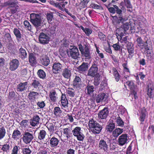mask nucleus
<instances>
[{
    "label": "nucleus",
    "mask_w": 154,
    "mask_h": 154,
    "mask_svg": "<svg viewBox=\"0 0 154 154\" xmlns=\"http://www.w3.org/2000/svg\"><path fill=\"white\" fill-rule=\"evenodd\" d=\"M109 111L108 107H105L98 113V117L99 119L106 120L108 115Z\"/></svg>",
    "instance_id": "obj_9"
},
{
    "label": "nucleus",
    "mask_w": 154,
    "mask_h": 154,
    "mask_svg": "<svg viewBox=\"0 0 154 154\" xmlns=\"http://www.w3.org/2000/svg\"><path fill=\"white\" fill-rule=\"evenodd\" d=\"M98 147L99 149L106 152L108 150V146L106 142L104 139H101L99 143Z\"/></svg>",
    "instance_id": "obj_17"
},
{
    "label": "nucleus",
    "mask_w": 154,
    "mask_h": 154,
    "mask_svg": "<svg viewBox=\"0 0 154 154\" xmlns=\"http://www.w3.org/2000/svg\"><path fill=\"white\" fill-rule=\"evenodd\" d=\"M124 2V4L125 6L128 9H128L127 11L130 12H132V8H133V6L131 4V2L129 0H123Z\"/></svg>",
    "instance_id": "obj_44"
},
{
    "label": "nucleus",
    "mask_w": 154,
    "mask_h": 154,
    "mask_svg": "<svg viewBox=\"0 0 154 154\" xmlns=\"http://www.w3.org/2000/svg\"><path fill=\"white\" fill-rule=\"evenodd\" d=\"M130 89L131 94L134 95V98L135 99L138 97L137 94V86L134 82L133 81H128L125 83Z\"/></svg>",
    "instance_id": "obj_4"
},
{
    "label": "nucleus",
    "mask_w": 154,
    "mask_h": 154,
    "mask_svg": "<svg viewBox=\"0 0 154 154\" xmlns=\"http://www.w3.org/2000/svg\"><path fill=\"white\" fill-rule=\"evenodd\" d=\"M144 49L145 51H146V56L148 57V59H151L153 55L152 43H150L149 45H147L146 47H145Z\"/></svg>",
    "instance_id": "obj_12"
},
{
    "label": "nucleus",
    "mask_w": 154,
    "mask_h": 154,
    "mask_svg": "<svg viewBox=\"0 0 154 154\" xmlns=\"http://www.w3.org/2000/svg\"><path fill=\"white\" fill-rule=\"evenodd\" d=\"M10 146L9 144H5L2 145V149L4 152H8L9 150Z\"/></svg>",
    "instance_id": "obj_61"
},
{
    "label": "nucleus",
    "mask_w": 154,
    "mask_h": 154,
    "mask_svg": "<svg viewBox=\"0 0 154 154\" xmlns=\"http://www.w3.org/2000/svg\"><path fill=\"white\" fill-rule=\"evenodd\" d=\"M127 134H122L119 136L118 139L119 144L122 146L127 143L128 141Z\"/></svg>",
    "instance_id": "obj_21"
},
{
    "label": "nucleus",
    "mask_w": 154,
    "mask_h": 154,
    "mask_svg": "<svg viewBox=\"0 0 154 154\" xmlns=\"http://www.w3.org/2000/svg\"><path fill=\"white\" fill-rule=\"evenodd\" d=\"M86 88L87 94L89 95L92 94L94 91V87L93 85H91L88 84Z\"/></svg>",
    "instance_id": "obj_51"
},
{
    "label": "nucleus",
    "mask_w": 154,
    "mask_h": 154,
    "mask_svg": "<svg viewBox=\"0 0 154 154\" xmlns=\"http://www.w3.org/2000/svg\"><path fill=\"white\" fill-rule=\"evenodd\" d=\"M123 129L119 128H116L112 132V135L115 137H117L123 132Z\"/></svg>",
    "instance_id": "obj_39"
},
{
    "label": "nucleus",
    "mask_w": 154,
    "mask_h": 154,
    "mask_svg": "<svg viewBox=\"0 0 154 154\" xmlns=\"http://www.w3.org/2000/svg\"><path fill=\"white\" fill-rule=\"evenodd\" d=\"M63 69V65L59 62H55L52 66V70L54 74H58L62 72Z\"/></svg>",
    "instance_id": "obj_5"
},
{
    "label": "nucleus",
    "mask_w": 154,
    "mask_h": 154,
    "mask_svg": "<svg viewBox=\"0 0 154 154\" xmlns=\"http://www.w3.org/2000/svg\"><path fill=\"white\" fill-rule=\"evenodd\" d=\"M98 37L102 42H105L106 41V35L101 32H98Z\"/></svg>",
    "instance_id": "obj_45"
},
{
    "label": "nucleus",
    "mask_w": 154,
    "mask_h": 154,
    "mask_svg": "<svg viewBox=\"0 0 154 154\" xmlns=\"http://www.w3.org/2000/svg\"><path fill=\"white\" fill-rule=\"evenodd\" d=\"M72 48H69L66 50V52L69 57H71L74 59H78L79 58V53L77 47L75 46H71Z\"/></svg>",
    "instance_id": "obj_3"
},
{
    "label": "nucleus",
    "mask_w": 154,
    "mask_h": 154,
    "mask_svg": "<svg viewBox=\"0 0 154 154\" xmlns=\"http://www.w3.org/2000/svg\"><path fill=\"white\" fill-rule=\"evenodd\" d=\"M147 112L146 109L145 107H143L141 109L140 113L139 116V119L141 122L140 125H142L143 122L144 121L147 116Z\"/></svg>",
    "instance_id": "obj_13"
},
{
    "label": "nucleus",
    "mask_w": 154,
    "mask_h": 154,
    "mask_svg": "<svg viewBox=\"0 0 154 154\" xmlns=\"http://www.w3.org/2000/svg\"><path fill=\"white\" fill-rule=\"evenodd\" d=\"M20 74L23 76L26 75L28 72V69L27 67H22L20 70Z\"/></svg>",
    "instance_id": "obj_60"
},
{
    "label": "nucleus",
    "mask_w": 154,
    "mask_h": 154,
    "mask_svg": "<svg viewBox=\"0 0 154 154\" xmlns=\"http://www.w3.org/2000/svg\"><path fill=\"white\" fill-rule=\"evenodd\" d=\"M38 77L40 79H44L46 76V74L45 71L42 69L38 70L37 72Z\"/></svg>",
    "instance_id": "obj_48"
},
{
    "label": "nucleus",
    "mask_w": 154,
    "mask_h": 154,
    "mask_svg": "<svg viewBox=\"0 0 154 154\" xmlns=\"http://www.w3.org/2000/svg\"><path fill=\"white\" fill-rule=\"evenodd\" d=\"M63 134L65 135L66 136V138L64 139L63 140L61 139V140L63 142H65L66 140L72 137V131L69 128H66L63 129Z\"/></svg>",
    "instance_id": "obj_15"
},
{
    "label": "nucleus",
    "mask_w": 154,
    "mask_h": 154,
    "mask_svg": "<svg viewBox=\"0 0 154 154\" xmlns=\"http://www.w3.org/2000/svg\"><path fill=\"white\" fill-rule=\"evenodd\" d=\"M108 96L105 93H101L96 96L95 100L97 103L102 102H105Z\"/></svg>",
    "instance_id": "obj_11"
},
{
    "label": "nucleus",
    "mask_w": 154,
    "mask_h": 154,
    "mask_svg": "<svg viewBox=\"0 0 154 154\" xmlns=\"http://www.w3.org/2000/svg\"><path fill=\"white\" fill-rule=\"evenodd\" d=\"M79 48L83 57L88 59L92 58V53L88 44L85 43L82 45L81 44L78 45Z\"/></svg>",
    "instance_id": "obj_1"
},
{
    "label": "nucleus",
    "mask_w": 154,
    "mask_h": 154,
    "mask_svg": "<svg viewBox=\"0 0 154 154\" xmlns=\"http://www.w3.org/2000/svg\"><path fill=\"white\" fill-rule=\"evenodd\" d=\"M19 149V147L18 146L15 145L14 146L12 150L11 154H18Z\"/></svg>",
    "instance_id": "obj_64"
},
{
    "label": "nucleus",
    "mask_w": 154,
    "mask_h": 154,
    "mask_svg": "<svg viewBox=\"0 0 154 154\" xmlns=\"http://www.w3.org/2000/svg\"><path fill=\"white\" fill-rule=\"evenodd\" d=\"M20 131L18 129H15L12 134V138L14 140H17L20 138Z\"/></svg>",
    "instance_id": "obj_41"
},
{
    "label": "nucleus",
    "mask_w": 154,
    "mask_h": 154,
    "mask_svg": "<svg viewBox=\"0 0 154 154\" xmlns=\"http://www.w3.org/2000/svg\"><path fill=\"white\" fill-rule=\"evenodd\" d=\"M90 8L95 9H98L102 10L103 8L101 5H98L94 3H92L90 5Z\"/></svg>",
    "instance_id": "obj_53"
},
{
    "label": "nucleus",
    "mask_w": 154,
    "mask_h": 154,
    "mask_svg": "<svg viewBox=\"0 0 154 154\" xmlns=\"http://www.w3.org/2000/svg\"><path fill=\"white\" fill-rule=\"evenodd\" d=\"M98 71V69L90 67L88 70L87 75L93 77L97 74Z\"/></svg>",
    "instance_id": "obj_33"
},
{
    "label": "nucleus",
    "mask_w": 154,
    "mask_h": 154,
    "mask_svg": "<svg viewBox=\"0 0 154 154\" xmlns=\"http://www.w3.org/2000/svg\"><path fill=\"white\" fill-rule=\"evenodd\" d=\"M40 119V118L38 115H35L30 120V124L32 126L35 127L39 124Z\"/></svg>",
    "instance_id": "obj_19"
},
{
    "label": "nucleus",
    "mask_w": 154,
    "mask_h": 154,
    "mask_svg": "<svg viewBox=\"0 0 154 154\" xmlns=\"http://www.w3.org/2000/svg\"><path fill=\"white\" fill-rule=\"evenodd\" d=\"M100 75L98 73L94 77V84L95 86H98L99 85L100 81Z\"/></svg>",
    "instance_id": "obj_49"
},
{
    "label": "nucleus",
    "mask_w": 154,
    "mask_h": 154,
    "mask_svg": "<svg viewBox=\"0 0 154 154\" xmlns=\"http://www.w3.org/2000/svg\"><path fill=\"white\" fill-rule=\"evenodd\" d=\"M29 61L31 66H34L36 65L37 62L35 55L32 53H29L28 56Z\"/></svg>",
    "instance_id": "obj_22"
},
{
    "label": "nucleus",
    "mask_w": 154,
    "mask_h": 154,
    "mask_svg": "<svg viewBox=\"0 0 154 154\" xmlns=\"http://www.w3.org/2000/svg\"><path fill=\"white\" fill-rule=\"evenodd\" d=\"M122 66L123 67V71L124 74H125V73L127 72L130 73V70L128 67V66L127 63H125L122 64Z\"/></svg>",
    "instance_id": "obj_54"
},
{
    "label": "nucleus",
    "mask_w": 154,
    "mask_h": 154,
    "mask_svg": "<svg viewBox=\"0 0 154 154\" xmlns=\"http://www.w3.org/2000/svg\"><path fill=\"white\" fill-rule=\"evenodd\" d=\"M103 124L98 123L95 128L91 130L92 132L94 134H99L103 128Z\"/></svg>",
    "instance_id": "obj_25"
},
{
    "label": "nucleus",
    "mask_w": 154,
    "mask_h": 154,
    "mask_svg": "<svg viewBox=\"0 0 154 154\" xmlns=\"http://www.w3.org/2000/svg\"><path fill=\"white\" fill-rule=\"evenodd\" d=\"M33 134L28 132H25L23 134L22 137V140L26 144L29 143L33 139Z\"/></svg>",
    "instance_id": "obj_6"
},
{
    "label": "nucleus",
    "mask_w": 154,
    "mask_h": 154,
    "mask_svg": "<svg viewBox=\"0 0 154 154\" xmlns=\"http://www.w3.org/2000/svg\"><path fill=\"white\" fill-rule=\"evenodd\" d=\"M46 134V132L44 130H41L38 134V138L40 140H43L45 138Z\"/></svg>",
    "instance_id": "obj_46"
},
{
    "label": "nucleus",
    "mask_w": 154,
    "mask_h": 154,
    "mask_svg": "<svg viewBox=\"0 0 154 154\" xmlns=\"http://www.w3.org/2000/svg\"><path fill=\"white\" fill-rule=\"evenodd\" d=\"M134 48L131 49L129 48V49H127L128 52L129 53L128 57L129 58H131L134 55Z\"/></svg>",
    "instance_id": "obj_63"
},
{
    "label": "nucleus",
    "mask_w": 154,
    "mask_h": 154,
    "mask_svg": "<svg viewBox=\"0 0 154 154\" xmlns=\"http://www.w3.org/2000/svg\"><path fill=\"white\" fill-rule=\"evenodd\" d=\"M46 17L48 23L51 24H52V20L53 19V15L52 12L47 13Z\"/></svg>",
    "instance_id": "obj_52"
},
{
    "label": "nucleus",
    "mask_w": 154,
    "mask_h": 154,
    "mask_svg": "<svg viewBox=\"0 0 154 154\" xmlns=\"http://www.w3.org/2000/svg\"><path fill=\"white\" fill-rule=\"evenodd\" d=\"M88 63L83 62L82 64L77 68L78 71L80 72L87 71L88 69Z\"/></svg>",
    "instance_id": "obj_34"
},
{
    "label": "nucleus",
    "mask_w": 154,
    "mask_h": 154,
    "mask_svg": "<svg viewBox=\"0 0 154 154\" xmlns=\"http://www.w3.org/2000/svg\"><path fill=\"white\" fill-rule=\"evenodd\" d=\"M30 21L33 25L37 28L41 26V16L38 14L32 13L30 14Z\"/></svg>",
    "instance_id": "obj_2"
},
{
    "label": "nucleus",
    "mask_w": 154,
    "mask_h": 154,
    "mask_svg": "<svg viewBox=\"0 0 154 154\" xmlns=\"http://www.w3.org/2000/svg\"><path fill=\"white\" fill-rule=\"evenodd\" d=\"M115 127L114 122L112 120L110 119L107 123V125L106 126L105 129L107 132L111 133L113 131Z\"/></svg>",
    "instance_id": "obj_14"
},
{
    "label": "nucleus",
    "mask_w": 154,
    "mask_h": 154,
    "mask_svg": "<svg viewBox=\"0 0 154 154\" xmlns=\"http://www.w3.org/2000/svg\"><path fill=\"white\" fill-rule=\"evenodd\" d=\"M23 24L25 28L27 30L30 32H32L33 26L28 20H24L23 22Z\"/></svg>",
    "instance_id": "obj_43"
},
{
    "label": "nucleus",
    "mask_w": 154,
    "mask_h": 154,
    "mask_svg": "<svg viewBox=\"0 0 154 154\" xmlns=\"http://www.w3.org/2000/svg\"><path fill=\"white\" fill-rule=\"evenodd\" d=\"M13 32L17 40H19L21 39L22 35L19 29L14 28Z\"/></svg>",
    "instance_id": "obj_38"
},
{
    "label": "nucleus",
    "mask_w": 154,
    "mask_h": 154,
    "mask_svg": "<svg viewBox=\"0 0 154 154\" xmlns=\"http://www.w3.org/2000/svg\"><path fill=\"white\" fill-rule=\"evenodd\" d=\"M147 94L150 98L154 97V88L153 85L150 83L148 84L147 85Z\"/></svg>",
    "instance_id": "obj_18"
},
{
    "label": "nucleus",
    "mask_w": 154,
    "mask_h": 154,
    "mask_svg": "<svg viewBox=\"0 0 154 154\" xmlns=\"http://www.w3.org/2000/svg\"><path fill=\"white\" fill-rule=\"evenodd\" d=\"M112 17V21L116 24H119L121 22H123L124 20V19L122 16H118V17L117 16H115Z\"/></svg>",
    "instance_id": "obj_35"
},
{
    "label": "nucleus",
    "mask_w": 154,
    "mask_h": 154,
    "mask_svg": "<svg viewBox=\"0 0 154 154\" xmlns=\"http://www.w3.org/2000/svg\"><path fill=\"white\" fill-rule=\"evenodd\" d=\"M113 7L115 8L116 12L118 15L123 16L122 11V10L119 8V7L116 5H113Z\"/></svg>",
    "instance_id": "obj_59"
},
{
    "label": "nucleus",
    "mask_w": 154,
    "mask_h": 154,
    "mask_svg": "<svg viewBox=\"0 0 154 154\" xmlns=\"http://www.w3.org/2000/svg\"><path fill=\"white\" fill-rule=\"evenodd\" d=\"M81 78L79 76H76L72 82L73 86L77 89L80 88L82 85Z\"/></svg>",
    "instance_id": "obj_20"
},
{
    "label": "nucleus",
    "mask_w": 154,
    "mask_h": 154,
    "mask_svg": "<svg viewBox=\"0 0 154 154\" xmlns=\"http://www.w3.org/2000/svg\"><path fill=\"white\" fill-rule=\"evenodd\" d=\"M136 37H137L136 40L137 45L141 49H143L146 47L147 45H148L150 43V42H148L147 41L144 42L141 38L138 35H136Z\"/></svg>",
    "instance_id": "obj_10"
},
{
    "label": "nucleus",
    "mask_w": 154,
    "mask_h": 154,
    "mask_svg": "<svg viewBox=\"0 0 154 154\" xmlns=\"http://www.w3.org/2000/svg\"><path fill=\"white\" fill-rule=\"evenodd\" d=\"M62 111L58 106L54 107L53 110V113L56 117H59L62 115Z\"/></svg>",
    "instance_id": "obj_40"
},
{
    "label": "nucleus",
    "mask_w": 154,
    "mask_h": 154,
    "mask_svg": "<svg viewBox=\"0 0 154 154\" xmlns=\"http://www.w3.org/2000/svg\"><path fill=\"white\" fill-rule=\"evenodd\" d=\"M6 131L4 127L0 128V139L3 138L5 136Z\"/></svg>",
    "instance_id": "obj_57"
},
{
    "label": "nucleus",
    "mask_w": 154,
    "mask_h": 154,
    "mask_svg": "<svg viewBox=\"0 0 154 154\" xmlns=\"http://www.w3.org/2000/svg\"><path fill=\"white\" fill-rule=\"evenodd\" d=\"M98 123L96 120L92 119L90 120L88 122V126L91 130L95 128L98 124Z\"/></svg>",
    "instance_id": "obj_37"
},
{
    "label": "nucleus",
    "mask_w": 154,
    "mask_h": 154,
    "mask_svg": "<svg viewBox=\"0 0 154 154\" xmlns=\"http://www.w3.org/2000/svg\"><path fill=\"white\" fill-rule=\"evenodd\" d=\"M112 72L115 81L116 82H119L120 80L121 76L116 68L115 67H113L112 68Z\"/></svg>",
    "instance_id": "obj_36"
},
{
    "label": "nucleus",
    "mask_w": 154,
    "mask_h": 154,
    "mask_svg": "<svg viewBox=\"0 0 154 154\" xmlns=\"http://www.w3.org/2000/svg\"><path fill=\"white\" fill-rule=\"evenodd\" d=\"M75 25L78 28H81L82 31L85 32L86 36H90V35L92 32V30L91 29L87 27L84 28L82 26H79L78 24H75Z\"/></svg>",
    "instance_id": "obj_26"
},
{
    "label": "nucleus",
    "mask_w": 154,
    "mask_h": 154,
    "mask_svg": "<svg viewBox=\"0 0 154 154\" xmlns=\"http://www.w3.org/2000/svg\"><path fill=\"white\" fill-rule=\"evenodd\" d=\"M38 94V93L34 91H31L29 93L28 97L31 101H34L36 99V96Z\"/></svg>",
    "instance_id": "obj_42"
},
{
    "label": "nucleus",
    "mask_w": 154,
    "mask_h": 154,
    "mask_svg": "<svg viewBox=\"0 0 154 154\" xmlns=\"http://www.w3.org/2000/svg\"><path fill=\"white\" fill-rule=\"evenodd\" d=\"M40 60V63L45 66H48L50 63L49 57L46 55L41 56Z\"/></svg>",
    "instance_id": "obj_16"
},
{
    "label": "nucleus",
    "mask_w": 154,
    "mask_h": 154,
    "mask_svg": "<svg viewBox=\"0 0 154 154\" xmlns=\"http://www.w3.org/2000/svg\"><path fill=\"white\" fill-rule=\"evenodd\" d=\"M46 124L47 125L46 127L48 131L51 133H54L57 128L56 126H55V124L50 122H48Z\"/></svg>",
    "instance_id": "obj_32"
},
{
    "label": "nucleus",
    "mask_w": 154,
    "mask_h": 154,
    "mask_svg": "<svg viewBox=\"0 0 154 154\" xmlns=\"http://www.w3.org/2000/svg\"><path fill=\"white\" fill-rule=\"evenodd\" d=\"M9 69L11 71H14L17 69L20 65V62L17 59H14L11 60L9 64Z\"/></svg>",
    "instance_id": "obj_8"
},
{
    "label": "nucleus",
    "mask_w": 154,
    "mask_h": 154,
    "mask_svg": "<svg viewBox=\"0 0 154 154\" xmlns=\"http://www.w3.org/2000/svg\"><path fill=\"white\" fill-rule=\"evenodd\" d=\"M117 124L118 126L123 127L124 125V122L121 118L119 115L115 118Z\"/></svg>",
    "instance_id": "obj_47"
},
{
    "label": "nucleus",
    "mask_w": 154,
    "mask_h": 154,
    "mask_svg": "<svg viewBox=\"0 0 154 154\" xmlns=\"http://www.w3.org/2000/svg\"><path fill=\"white\" fill-rule=\"evenodd\" d=\"M71 73L70 69L67 67L63 69L62 71V75L64 78L66 79H69L71 76Z\"/></svg>",
    "instance_id": "obj_24"
},
{
    "label": "nucleus",
    "mask_w": 154,
    "mask_h": 154,
    "mask_svg": "<svg viewBox=\"0 0 154 154\" xmlns=\"http://www.w3.org/2000/svg\"><path fill=\"white\" fill-rule=\"evenodd\" d=\"M69 97H74L75 94V91L72 88H69L66 91Z\"/></svg>",
    "instance_id": "obj_56"
},
{
    "label": "nucleus",
    "mask_w": 154,
    "mask_h": 154,
    "mask_svg": "<svg viewBox=\"0 0 154 154\" xmlns=\"http://www.w3.org/2000/svg\"><path fill=\"white\" fill-rule=\"evenodd\" d=\"M19 57L24 60L27 57V53L25 49L21 47L19 49Z\"/></svg>",
    "instance_id": "obj_27"
},
{
    "label": "nucleus",
    "mask_w": 154,
    "mask_h": 154,
    "mask_svg": "<svg viewBox=\"0 0 154 154\" xmlns=\"http://www.w3.org/2000/svg\"><path fill=\"white\" fill-rule=\"evenodd\" d=\"M31 151L30 149L28 148H24L22 149V152L23 154H31Z\"/></svg>",
    "instance_id": "obj_62"
},
{
    "label": "nucleus",
    "mask_w": 154,
    "mask_h": 154,
    "mask_svg": "<svg viewBox=\"0 0 154 154\" xmlns=\"http://www.w3.org/2000/svg\"><path fill=\"white\" fill-rule=\"evenodd\" d=\"M81 128L80 127H76L72 131L73 135L74 136L76 135L77 134H79L82 131Z\"/></svg>",
    "instance_id": "obj_55"
},
{
    "label": "nucleus",
    "mask_w": 154,
    "mask_h": 154,
    "mask_svg": "<svg viewBox=\"0 0 154 154\" xmlns=\"http://www.w3.org/2000/svg\"><path fill=\"white\" fill-rule=\"evenodd\" d=\"M61 105L64 108H66L68 106V102L66 96L65 94L62 93L60 100Z\"/></svg>",
    "instance_id": "obj_23"
},
{
    "label": "nucleus",
    "mask_w": 154,
    "mask_h": 154,
    "mask_svg": "<svg viewBox=\"0 0 154 154\" xmlns=\"http://www.w3.org/2000/svg\"><path fill=\"white\" fill-rule=\"evenodd\" d=\"M76 137L77 139L79 141H83L85 138V136L83 133L82 132L79 134H77L74 136Z\"/></svg>",
    "instance_id": "obj_50"
},
{
    "label": "nucleus",
    "mask_w": 154,
    "mask_h": 154,
    "mask_svg": "<svg viewBox=\"0 0 154 154\" xmlns=\"http://www.w3.org/2000/svg\"><path fill=\"white\" fill-rule=\"evenodd\" d=\"M49 97L51 102H54L56 101L58 97L56 91L54 90L50 91L49 93Z\"/></svg>",
    "instance_id": "obj_29"
},
{
    "label": "nucleus",
    "mask_w": 154,
    "mask_h": 154,
    "mask_svg": "<svg viewBox=\"0 0 154 154\" xmlns=\"http://www.w3.org/2000/svg\"><path fill=\"white\" fill-rule=\"evenodd\" d=\"M50 37L46 34L43 32L39 33L38 41L40 43L45 45L48 44L50 41Z\"/></svg>",
    "instance_id": "obj_7"
},
{
    "label": "nucleus",
    "mask_w": 154,
    "mask_h": 154,
    "mask_svg": "<svg viewBox=\"0 0 154 154\" xmlns=\"http://www.w3.org/2000/svg\"><path fill=\"white\" fill-rule=\"evenodd\" d=\"M31 85L35 89H39L42 86L41 81L37 79H33L32 80Z\"/></svg>",
    "instance_id": "obj_30"
},
{
    "label": "nucleus",
    "mask_w": 154,
    "mask_h": 154,
    "mask_svg": "<svg viewBox=\"0 0 154 154\" xmlns=\"http://www.w3.org/2000/svg\"><path fill=\"white\" fill-rule=\"evenodd\" d=\"M38 154H49L48 149L46 147L41 148Z\"/></svg>",
    "instance_id": "obj_58"
},
{
    "label": "nucleus",
    "mask_w": 154,
    "mask_h": 154,
    "mask_svg": "<svg viewBox=\"0 0 154 154\" xmlns=\"http://www.w3.org/2000/svg\"><path fill=\"white\" fill-rule=\"evenodd\" d=\"M59 140L54 136L52 137L50 140V144L52 147L55 148L58 145Z\"/></svg>",
    "instance_id": "obj_28"
},
{
    "label": "nucleus",
    "mask_w": 154,
    "mask_h": 154,
    "mask_svg": "<svg viewBox=\"0 0 154 154\" xmlns=\"http://www.w3.org/2000/svg\"><path fill=\"white\" fill-rule=\"evenodd\" d=\"M28 82H25L23 83L20 82L17 85L18 91L22 92L25 90L27 87Z\"/></svg>",
    "instance_id": "obj_31"
}]
</instances>
